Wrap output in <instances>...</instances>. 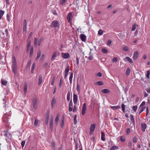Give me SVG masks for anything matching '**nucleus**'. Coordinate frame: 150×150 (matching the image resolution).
I'll return each instance as SVG.
<instances>
[{"instance_id": "f257e3e1", "label": "nucleus", "mask_w": 150, "mask_h": 150, "mask_svg": "<svg viewBox=\"0 0 150 150\" xmlns=\"http://www.w3.org/2000/svg\"><path fill=\"white\" fill-rule=\"evenodd\" d=\"M12 71L15 74H16L17 71V62L16 58L14 56H12Z\"/></svg>"}, {"instance_id": "f03ea898", "label": "nucleus", "mask_w": 150, "mask_h": 150, "mask_svg": "<svg viewBox=\"0 0 150 150\" xmlns=\"http://www.w3.org/2000/svg\"><path fill=\"white\" fill-rule=\"evenodd\" d=\"M50 26L51 28H59V24L58 21L54 20L52 22Z\"/></svg>"}, {"instance_id": "7ed1b4c3", "label": "nucleus", "mask_w": 150, "mask_h": 150, "mask_svg": "<svg viewBox=\"0 0 150 150\" xmlns=\"http://www.w3.org/2000/svg\"><path fill=\"white\" fill-rule=\"evenodd\" d=\"M33 108L36 110L37 108L38 100L36 97H35L33 100Z\"/></svg>"}, {"instance_id": "20e7f679", "label": "nucleus", "mask_w": 150, "mask_h": 150, "mask_svg": "<svg viewBox=\"0 0 150 150\" xmlns=\"http://www.w3.org/2000/svg\"><path fill=\"white\" fill-rule=\"evenodd\" d=\"M96 126V125L95 124H93L91 125L90 127V134H92L94 131Z\"/></svg>"}, {"instance_id": "39448f33", "label": "nucleus", "mask_w": 150, "mask_h": 150, "mask_svg": "<svg viewBox=\"0 0 150 150\" xmlns=\"http://www.w3.org/2000/svg\"><path fill=\"white\" fill-rule=\"evenodd\" d=\"M86 103H84L83 106L82 107V114L83 115H84L86 111Z\"/></svg>"}, {"instance_id": "423d86ee", "label": "nucleus", "mask_w": 150, "mask_h": 150, "mask_svg": "<svg viewBox=\"0 0 150 150\" xmlns=\"http://www.w3.org/2000/svg\"><path fill=\"white\" fill-rule=\"evenodd\" d=\"M62 57V58L67 59L70 57V55L68 53H61Z\"/></svg>"}, {"instance_id": "0eeeda50", "label": "nucleus", "mask_w": 150, "mask_h": 150, "mask_svg": "<svg viewBox=\"0 0 150 150\" xmlns=\"http://www.w3.org/2000/svg\"><path fill=\"white\" fill-rule=\"evenodd\" d=\"M50 129L52 130L53 129V117H51L50 121Z\"/></svg>"}, {"instance_id": "6e6552de", "label": "nucleus", "mask_w": 150, "mask_h": 150, "mask_svg": "<svg viewBox=\"0 0 150 150\" xmlns=\"http://www.w3.org/2000/svg\"><path fill=\"white\" fill-rule=\"evenodd\" d=\"M69 112H71L72 110V108L73 107V103L72 100H71L69 103Z\"/></svg>"}, {"instance_id": "1a4fd4ad", "label": "nucleus", "mask_w": 150, "mask_h": 150, "mask_svg": "<svg viewBox=\"0 0 150 150\" xmlns=\"http://www.w3.org/2000/svg\"><path fill=\"white\" fill-rule=\"evenodd\" d=\"M123 60L125 62H128L130 63H132L133 61L132 59L129 57H127L123 59Z\"/></svg>"}, {"instance_id": "9d476101", "label": "nucleus", "mask_w": 150, "mask_h": 150, "mask_svg": "<svg viewBox=\"0 0 150 150\" xmlns=\"http://www.w3.org/2000/svg\"><path fill=\"white\" fill-rule=\"evenodd\" d=\"M72 16L71 13H69L67 15V19L69 23H70L71 21V18Z\"/></svg>"}, {"instance_id": "9b49d317", "label": "nucleus", "mask_w": 150, "mask_h": 150, "mask_svg": "<svg viewBox=\"0 0 150 150\" xmlns=\"http://www.w3.org/2000/svg\"><path fill=\"white\" fill-rule=\"evenodd\" d=\"M81 40L83 42H85L86 40V37L85 35L83 34H81L80 35Z\"/></svg>"}, {"instance_id": "f8f14e48", "label": "nucleus", "mask_w": 150, "mask_h": 150, "mask_svg": "<svg viewBox=\"0 0 150 150\" xmlns=\"http://www.w3.org/2000/svg\"><path fill=\"white\" fill-rule=\"evenodd\" d=\"M138 51H136L134 52L133 57L134 60H136L137 59L138 56Z\"/></svg>"}, {"instance_id": "ddd939ff", "label": "nucleus", "mask_w": 150, "mask_h": 150, "mask_svg": "<svg viewBox=\"0 0 150 150\" xmlns=\"http://www.w3.org/2000/svg\"><path fill=\"white\" fill-rule=\"evenodd\" d=\"M56 99L55 97H53L51 102V106L52 108H53L54 106L56 104Z\"/></svg>"}, {"instance_id": "4468645a", "label": "nucleus", "mask_w": 150, "mask_h": 150, "mask_svg": "<svg viewBox=\"0 0 150 150\" xmlns=\"http://www.w3.org/2000/svg\"><path fill=\"white\" fill-rule=\"evenodd\" d=\"M146 124L144 123L141 124V129L142 131L144 132L145 129L146 128Z\"/></svg>"}, {"instance_id": "2eb2a0df", "label": "nucleus", "mask_w": 150, "mask_h": 150, "mask_svg": "<svg viewBox=\"0 0 150 150\" xmlns=\"http://www.w3.org/2000/svg\"><path fill=\"white\" fill-rule=\"evenodd\" d=\"M73 101L74 104L77 103V95L75 94H74L73 95Z\"/></svg>"}, {"instance_id": "dca6fc26", "label": "nucleus", "mask_w": 150, "mask_h": 150, "mask_svg": "<svg viewBox=\"0 0 150 150\" xmlns=\"http://www.w3.org/2000/svg\"><path fill=\"white\" fill-rule=\"evenodd\" d=\"M4 135L5 137H6V141H7V139H9V137L8 136V131L7 130H4Z\"/></svg>"}, {"instance_id": "f3484780", "label": "nucleus", "mask_w": 150, "mask_h": 150, "mask_svg": "<svg viewBox=\"0 0 150 150\" xmlns=\"http://www.w3.org/2000/svg\"><path fill=\"white\" fill-rule=\"evenodd\" d=\"M119 36L121 39L124 38L125 36V34L124 33H122L118 34Z\"/></svg>"}, {"instance_id": "a211bd4d", "label": "nucleus", "mask_w": 150, "mask_h": 150, "mask_svg": "<svg viewBox=\"0 0 150 150\" xmlns=\"http://www.w3.org/2000/svg\"><path fill=\"white\" fill-rule=\"evenodd\" d=\"M105 134L103 132H101V139L103 141H105Z\"/></svg>"}, {"instance_id": "6ab92c4d", "label": "nucleus", "mask_w": 150, "mask_h": 150, "mask_svg": "<svg viewBox=\"0 0 150 150\" xmlns=\"http://www.w3.org/2000/svg\"><path fill=\"white\" fill-rule=\"evenodd\" d=\"M42 77L41 75H40L39 76L38 84L40 85L41 84L42 81Z\"/></svg>"}, {"instance_id": "aec40b11", "label": "nucleus", "mask_w": 150, "mask_h": 150, "mask_svg": "<svg viewBox=\"0 0 150 150\" xmlns=\"http://www.w3.org/2000/svg\"><path fill=\"white\" fill-rule=\"evenodd\" d=\"M102 92L104 93H110V91L107 89H103L102 90Z\"/></svg>"}, {"instance_id": "412c9836", "label": "nucleus", "mask_w": 150, "mask_h": 150, "mask_svg": "<svg viewBox=\"0 0 150 150\" xmlns=\"http://www.w3.org/2000/svg\"><path fill=\"white\" fill-rule=\"evenodd\" d=\"M27 83L26 82H25L24 83V91L25 94H26L27 93Z\"/></svg>"}, {"instance_id": "4be33fe9", "label": "nucleus", "mask_w": 150, "mask_h": 150, "mask_svg": "<svg viewBox=\"0 0 150 150\" xmlns=\"http://www.w3.org/2000/svg\"><path fill=\"white\" fill-rule=\"evenodd\" d=\"M57 54V52L56 51L54 52L52 54V55L51 57V60H53L56 57V55Z\"/></svg>"}, {"instance_id": "5701e85b", "label": "nucleus", "mask_w": 150, "mask_h": 150, "mask_svg": "<svg viewBox=\"0 0 150 150\" xmlns=\"http://www.w3.org/2000/svg\"><path fill=\"white\" fill-rule=\"evenodd\" d=\"M111 109L113 110H116L118 109H120V107L119 105L112 106L111 107Z\"/></svg>"}, {"instance_id": "b1692460", "label": "nucleus", "mask_w": 150, "mask_h": 150, "mask_svg": "<svg viewBox=\"0 0 150 150\" xmlns=\"http://www.w3.org/2000/svg\"><path fill=\"white\" fill-rule=\"evenodd\" d=\"M73 76V73L72 72L71 73L70 76L69 78L70 83L71 84L72 83V78Z\"/></svg>"}, {"instance_id": "393cba45", "label": "nucleus", "mask_w": 150, "mask_h": 150, "mask_svg": "<svg viewBox=\"0 0 150 150\" xmlns=\"http://www.w3.org/2000/svg\"><path fill=\"white\" fill-rule=\"evenodd\" d=\"M41 54V51L40 50H39L37 52L36 59H38L40 57Z\"/></svg>"}, {"instance_id": "a878e982", "label": "nucleus", "mask_w": 150, "mask_h": 150, "mask_svg": "<svg viewBox=\"0 0 150 150\" xmlns=\"http://www.w3.org/2000/svg\"><path fill=\"white\" fill-rule=\"evenodd\" d=\"M59 121V115L57 114L56 117L55 119V122L56 124L57 125L58 124V122Z\"/></svg>"}, {"instance_id": "bb28decb", "label": "nucleus", "mask_w": 150, "mask_h": 150, "mask_svg": "<svg viewBox=\"0 0 150 150\" xmlns=\"http://www.w3.org/2000/svg\"><path fill=\"white\" fill-rule=\"evenodd\" d=\"M33 46L31 47L30 48V56H32L33 53Z\"/></svg>"}, {"instance_id": "cd10ccee", "label": "nucleus", "mask_w": 150, "mask_h": 150, "mask_svg": "<svg viewBox=\"0 0 150 150\" xmlns=\"http://www.w3.org/2000/svg\"><path fill=\"white\" fill-rule=\"evenodd\" d=\"M62 122L61 124V126L62 127H63L64 126V118L63 117H62L61 118Z\"/></svg>"}, {"instance_id": "c85d7f7f", "label": "nucleus", "mask_w": 150, "mask_h": 150, "mask_svg": "<svg viewBox=\"0 0 150 150\" xmlns=\"http://www.w3.org/2000/svg\"><path fill=\"white\" fill-rule=\"evenodd\" d=\"M123 51L125 52H129V48L127 46H125L122 48Z\"/></svg>"}, {"instance_id": "c756f323", "label": "nucleus", "mask_w": 150, "mask_h": 150, "mask_svg": "<svg viewBox=\"0 0 150 150\" xmlns=\"http://www.w3.org/2000/svg\"><path fill=\"white\" fill-rule=\"evenodd\" d=\"M69 70V66L68 65L67 66L66 69H65L64 72L65 73L68 74Z\"/></svg>"}, {"instance_id": "7c9ffc66", "label": "nucleus", "mask_w": 150, "mask_h": 150, "mask_svg": "<svg viewBox=\"0 0 150 150\" xmlns=\"http://www.w3.org/2000/svg\"><path fill=\"white\" fill-rule=\"evenodd\" d=\"M118 149V147L116 146H113L110 149V150H117Z\"/></svg>"}, {"instance_id": "2f4dec72", "label": "nucleus", "mask_w": 150, "mask_h": 150, "mask_svg": "<svg viewBox=\"0 0 150 150\" xmlns=\"http://www.w3.org/2000/svg\"><path fill=\"white\" fill-rule=\"evenodd\" d=\"M5 12L3 10H0V19H1L3 16L4 13Z\"/></svg>"}, {"instance_id": "473e14b6", "label": "nucleus", "mask_w": 150, "mask_h": 150, "mask_svg": "<svg viewBox=\"0 0 150 150\" xmlns=\"http://www.w3.org/2000/svg\"><path fill=\"white\" fill-rule=\"evenodd\" d=\"M1 84L4 85H6L7 84V81H5L3 79H1Z\"/></svg>"}, {"instance_id": "72a5a7b5", "label": "nucleus", "mask_w": 150, "mask_h": 150, "mask_svg": "<svg viewBox=\"0 0 150 150\" xmlns=\"http://www.w3.org/2000/svg\"><path fill=\"white\" fill-rule=\"evenodd\" d=\"M122 111L123 113L125 112V105L124 104H122L121 105Z\"/></svg>"}, {"instance_id": "f704fd0d", "label": "nucleus", "mask_w": 150, "mask_h": 150, "mask_svg": "<svg viewBox=\"0 0 150 150\" xmlns=\"http://www.w3.org/2000/svg\"><path fill=\"white\" fill-rule=\"evenodd\" d=\"M102 52L103 53H106L108 52V50L105 48H103L102 49Z\"/></svg>"}, {"instance_id": "c9c22d12", "label": "nucleus", "mask_w": 150, "mask_h": 150, "mask_svg": "<svg viewBox=\"0 0 150 150\" xmlns=\"http://www.w3.org/2000/svg\"><path fill=\"white\" fill-rule=\"evenodd\" d=\"M96 83L99 86H102L103 85V83L102 81H99L96 82Z\"/></svg>"}, {"instance_id": "e433bc0d", "label": "nucleus", "mask_w": 150, "mask_h": 150, "mask_svg": "<svg viewBox=\"0 0 150 150\" xmlns=\"http://www.w3.org/2000/svg\"><path fill=\"white\" fill-rule=\"evenodd\" d=\"M130 120H131V122L133 123H134V118L133 115H131L130 116Z\"/></svg>"}, {"instance_id": "4c0bfd02", "label": "nucleus", "mask_w": 150, "mask_h": 150, "mask_svg": "<svg viewBox=\"0 0 150 150\" xmlns=\"http://www.w3.org/2000/svg\"><path fill=\"white\" fill-rule=\"evenodd\" d=\"M70 94L69 91L67 94V100L68 101L69 100H70Z\"/></svg>"}, {"instance_id": "58836bf2", "label": "nucleus", "mask_w": 150, "mask_h": 150, "mask_svg": "<svg viewBox=\"0 0 150 150\" xmlns=\"http://www.w3.org/2000/svg\"><path fill=\"white\" fill-rule=\"evenodd\" d=\"M37 42H38V39H37L35 38L34 41V44L35 46H36L37 45Z\"/></svg>"}, {"instance_id": "ea45409f", "label": "nucleus", "mask_w": 150, "mask_h": 150, "mask_svg": "<svg viewBox=\"0 0 150 150\" xmlns=\"http://www.w3.org/2000/svg\"><path fill=\"white\" fill-rule=\"evenodd\" d=\"M66 1V0H61L60 1V4L61 5H63Z\"/></svg>"}, {"instance_id": "a19ab883", "label": "nucleus", "mask_w": 150, "mask_h": 150, "mask_svg": "<svg viewBox=\"0 0 150 150\" xmlns=\"http://www.w3.org/2000/svg\"><path fill=\"white\" fill-rule=\"evenodd\" d=\"M133 110L135 112H136L137 111V105H135L133 106L132 108Z\"/></svg>"}, {"instance_id": "79ce46f5", "label": "nucleus", "mask_w": 150, "mask_h": 150, "mask_svg": "<svg viewBox=\"0 0 150 150\" xmlns=\"http://www.w3.org/2000/svg\"><path fill=\"white\" fill-rule=\"evenodd\" d=\"M130 72V70L129 68L127 69L126 71V75H128Z\"/></svg>"}, {"instance_id": "37998d69", "label": "nucleus", "mask_w": 150, "mask_h": 150, "mask_svg": "<svg viewBox=\"0 0 150 150\" xmlns=\"http://www.w3.org/2000/svg\"><path fill=\"white\" fill-rule=\"evenodd\" d=\"M120 140L121 142H125V137H124L121 136L120 138Z\"/></svg>"}, {"instance_id": "c03bdc74", "label": "nucleus", "mask_w": 150, "mask_h": 150, "mask_svg": "<svg viewBox=\"0 0 150 150\" xmlns=\"http://www.w3.org/2000/svg\"><path fill=\"white\" fill-rule=\"evenodd\" d=\"M49 117H46L45 118V123L46 125H47L48 124V121H49Z\"/></svg>"}, {"instance_id": "a18cd8bd", "label": "nucleus", "mask_w": 150, "mask_h": 150, "mask_svg": "<svg viewBox=\"0 0 150 150\" xmlns=\"http://www.w3.org/2000/svg\"><path fill=\"white\" fill-rule=\"evenodd\" d=\"M77 86H76V90H77V91L78 92H79L80 91V87H79V85L78 84V83H77Z\"/></svg>"}, {"instance_id": "49530a36", "label": "nucleus", "mask_w": 150, "mask_h": 150, "mask_svg": "<svg viewBox=\"0 0 150 150\" xmlns=\"http://www.w3.org/2000/svg\"><path fill=\"white\" fill-rule=\"evenodd\" d=\"M118 60V59L117 57H115L112 59V61L113 62H116Z\"/></svg>"}, {"instance_id": "de8ad7c7", "label": "nucleus", "mask_w": 150, "mask_h": 150, "mask_svg": "<svg viewBox=\"0 0 150 150\" xmlns=\"http://www.w3.org/2000/svg\"><path fill=\"white\" fill-rule=\"evenodd\" d=\"M136 28V24H134V25H133L132 28V31H134Z\"/></svg>"}, {"instance_id": "09e8293b", "label": "nucleus", "mask_w": 150, "mask_h": 150, "mask_svg": "<svg viewBox=\"0 0 150 150\" xmlns=\"http://www.w3.org/2000/svg\"><path fill=\"white\" fill-rule=\"evenodd\" d=\"M38 120L35 119L34 122V125L35 126H37L38 123Z\"/></svg>"}, {"instance_id": "8fccbe9b", "label": "nucleus", "mask_w": 150, "mask_h": 150, "mask_svg": "<svg viewBox=\"0 0 150 150\" xmlns=\"http://www.w3.org/2000/svg\"><path fill=\"white\" fill-rule=\"evenodd\" d=\"M150 74V72L149 71H147V74L146 75V77L148 79L149 78V76Z\"/></svg>"}, {"instance_id": "3c124183", "label": "nucleus", "mask_w": 150, "mask_h": 150, "mask_svg": "<svg viewBox=\"0 0 150 150\" xmlns=\"http://www.w3.org/2000/svg\"><path fill=\"white\" fill-rule=\"evenodd\" d=\"M28 43L27 46L30 47L31 45V41L30 40H27Z\"/></svg>"}, {"instance_id": "603ef678", "label": "nucleus", "mask_w": 150, "mask_h": 150, "mask_svg": "<svg viewBox=\"0 0 150 150\" xmlns=\"http://www.w3.org/2000/svg\"><path fill=\"white\" fill-rule=\"evenodd\" d=\"M103 33V32L102 30H100L98 31V34L100 35H102Z\"/></svg>"}, {"instance_id": "864d4df0", "label": "nucleus", "mask_w": 150, "mask_h": 150, "mask_svg": "<svg viewBox=\"0 0 150 150\" xmlns=\"http://www.w3.org/2000/svg\"><path fill=\"white\" fill-rule=\"evenodd\" d=\"M74 108L73 110V112H75L76 111V105H74Z\"/></svg>"}, {"instance_id": "5fc2aeb1", "label": "nucleus", "mask_w": 150, "mask_h": 150, "mask_svg": "<svg viewBox=\"0 0 150 150\" xmlns=\"http://www.w3.org/2000/svg\"><path fill=\"white\" fill-rule=\"evenodd\" d=\"M133 142L134 143H135L137 142V138L135 137H134L133 138Z\"/></svg>"}, {"instance_id": "6e6d98bb", "label": "nucleus", "mask_w": 150, "mask_h": 150, "mask_svg": "<svg viewBox=\"0 0 150 150\" xmlns=\"http://www.w3.org/2000/svg\"><path fill=\"white\" fill-rule=\"evenodd\" d=\"M25 144V141H24L22 142L21 143V145L22 148H23Z\"/></svg>"}, {"instance_id": "4d7b16f0", "label": "nucleus", "mask_w": 150, "mask_h": 150, "mask_svg": "<svg viewBox=\"0 0 150 150\" xmlns=\"http://www.w3.org/2000/svg\"><path fill=\"white\" fill-rule=\"evenodd\" d=\"M62 84V79L61 78L60 80L59 86V87H61Z\"/></svg>"}, {"instance_id": "13d9d810", "label": "nucleus", "mask_w": 150, "mask_h": 150, "mask_svg": "<svg viewBox=\"0 0 150 150\" xmlns=\"http://www.w3.org/2000/svg\"><path fill=\"white\" fill-rule=\"evenodd\" d=\"M112 41L111 40H108V42H107V45L108 46H110L111 43Z\"/></svg>"}, {"instance_id": "bf43d9fd", "label": "nucleus", "mask_w": 150, "mask_h": 150, "mask_svg": "<svg viewBox=\"0 0 150 150\" xmlns=\"http://www.w3.org/2000/svg\"><path fill=\"white\" fill-rule=\"evenodd\" d=\"M130 129L129 128H127L126 130V134H128L130 132Z\"/></svg>"}, {"instance_id": "052dcab7", "label": "nucleus", "mask_w": 150, "mask_h": 150, "mask_svg": "<svg viewBox=\"0 0 150 150\" xmlns=\"http://www.w3.org/2000/svg\"><path fill=\"white\" fill-rule=\"evenodd\" d=\"M55 81V78H53L51 84L52 85H53Z\"/></svg>"}, {"instance_id": "680f3d73", "label": "nucleus", "mask_w": 150, "mask_h": 150, "mask_svg": "<svg viewBox=\"0 0 150 150\" xmlns=\"http://www.w3.org/2000/svg\"><path fill=\"white\" fill-rule=\"evenodd\" d=\"M97 76L98 77H100L102 76V74L100 72H99L97 73Z\"/></svg>"}, {"instance_id": "e2e57ef3", "label": "nucleus", "mask_w": 150, "mask_h": 150, "mask_svg": "<svg viewBox=\"0 0 150 150\" xmlns=\"http://www.w3.org/2000/svg\"><path fill=\"white\" fill-rule=\"evenodd\" d=\"M35 64L34 63L33 64H32V66L31 67V69H32L34 70V69L35 67Z\"/></svg>"}, {"instance_id": "0e129e2a", "label": "nucleus", "mask_w": 150, "mask_h": 150, "mask_svg": "<svg viewBox=\"0 0 150 150\" xmlns=\"http://www.w3.org/2000/svg\"><path fill=\"white\" fill-rule=\"evenodd\" d=\"M31 60H30L28 63L27 67H30L31 64Z\"/></svg>"}, {"instance_id": "69168bd1", "label": "nucleus", "mask_w": 150, "mask_h": 150, "mask_svg": "<svg viewBox=\"0 0 150 150\" xmlns=\"http://www.w3.org/2000/svg\"><path fill=\"white\" fill-rule=\"evenodd\" d=\"M74 124L75 125H76L77 123L76 118H74Z\"/></svg>"}, {"instance_id": "338daca9", "label": "nucleus", "mask_w": 150, "mask_h": 150, "mask_svg": "<svg viewBox=\"0 0 150 150\" xmlns=\"http://www.w3.org/2000/svg\"><path fill=\"white\" fill-rule=\"evenodd\" d=\"M49 111L48 110H47L46 113V117H49Z\"/></svg>"}, {"instance_id": "774afa93", "label": "nucleus", "mask_w": 150, "mask_h": 150, "mask_svg": "<svg viewBox=\"0 0 150 150\" xmlns=\"http://www.w3.org/2000/svg\"><path fill=\"white\" fill-rule=\"evenodd\" d=\"M88 59L91 60L93 59V57L92 56L90 55L88 57Z\"/></svg>"}]
</instances>
